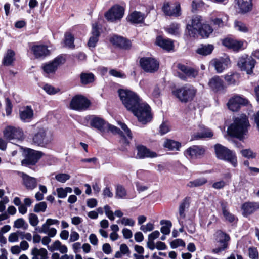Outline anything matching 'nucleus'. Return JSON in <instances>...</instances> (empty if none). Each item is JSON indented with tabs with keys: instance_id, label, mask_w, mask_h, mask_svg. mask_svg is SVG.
<instances>
[{
	"instance_id": "obj_43",
	"label": "nucleus",
	"mask_w": 259,
	"mask_h": 259,
	"mask_svg": "<svg viewBox=\"0 0 259 259\" xmlns=\"http://www.w3.org/2000/svg\"><path fill=\"white\" fill-rule=\"evenodd\" d=\"M126 191L125 189L120 185H118L116 187L115 197L118 199L125 198L126 196Z\"/></svg>"
},
{
	"instance_id": "obj_45",
	"label": "nucleus",
	"mask_w": 259,
	"mask_h": 259,
	"mask_svg": "<svg viewBox=\"0 0 259 259\" xmlns=\"http://www.w3.org/2000/svg\"><path fill=\"white\" fill-rule=\"evenodd\" d=\"M234 28L236 30L243 33H246L248 31V28L246 25L238 20H236L234 22Z\"/></svg>"
},
{
	"instance_id": "obj_58",
	"label": "nucleus",
	"mask_w": 259,
	"mask_h": 259,
	"mask_svg": "<svg viewBox=\"0 0 259 259\" xmlns=\"http://www.w3.org/2000/svg\"><path fill=\"white\" fill-rule=\"evenodd\" d=\"M49 225L47 223V222L46 221L45 223H44L41 227H35V230L37 231L38 232L40 233H45L47 234L48 230H49Z\"/></svg>"
},
{
	"instance_id": "obj_27",
	"label": "nucleus",
	"mask_w": 259,
	"mask_h": 259,
	"mask_svg": "<svg viewBox=\"0 0 259 259\" xmlns=\"http://www.w3.org/2000/svg\"><path fill=\"white\" fill-rule=\"evenodd\" d=\"M200 131L194 134L192 136V139L198 140L201 138H211L213 136V133L209 128L204 126H200Z\"/></svg>"
},
{
	"instance_id": "obj_46",
	"label": "nucleus",
	"mask_w": 259,
	"mask_h": 259,
	"mask_svg": "<svg viewBox=\"0 0 259 259\" xmlns=\"http://www.w3.org/2000/svg\"><path fill=\"white\" fill-rule=\"evenodd\" d=\"M28 227V224L26 223L25 220L22 218L17 219L14 223V227L16 228H22L24 230L27 229Z\"/></svg>"
},
{
	"instance_id": "obj_37",
	"label": "nucleus",
	"mask_w": 259,
	"mask_h": 259,
	"mask_svg": "<svg viewBox=\"0 0 259 259\" xmlns=\"http://www.w3.org/2000/svg\"><path fill=\"white\" fill-rule=\"evenodd\" d=\"M213 32V29L208 24H203L199 29V34L203 38H207Z\"/></svg>"
},
{
	"instance_id": "obj_6",
	"label": "nucleus",
	"mask_w": 259,
	"mask_h": 259,
	"mask_svg": "<svg viewBox=\"0 0 259 259\" xmlns=\"http://www.w3.org/2000/svg\"><path fill=\"white\" fill-rule=\"evenodd\" d=\"M23 154L25 158L21 161V165L27 167L35 165L44 154L41 151L26 148L24 150Z\"/></svg>"
},
{
	"instance_id": "obj_44",
	"label": "nucleus",
	"mask_w": 259,
	"mask_h": 259,
	"mask_svg": "<svg viewBox=\"0 0 259 259\" xmlns=\"http://www.w3.org/2000/svg\"><path fill=\"white\" fill-rule=\"evenodd\" d=\"M202 22L203 19L202 17L199 15H195L192 18L191 25L199 29L203 25Z\"/></svg>"
},
{
	"instance_id": "obj_54",
	"label": "nucleus",
	"mask_w": 259,
	"mask_h": 259,
	"mask_svg": "<svg viewBox=\"0 0 259 259\" xmlns=\"http://www.w3.org/2000/svg\"><path fill=\"white\" fill-rule=\"evenodd\" d=\"M29 222L31 226L36 227L39 223V220L37 215L34 213L29 214Z\"/></svg>"
},
{
	"instance_id": "obj_9",
	"label": "nucleus",
	"mask_w": 259,
	"mask_h": 259,
	"mask_svg": "<svg viewBox=\"0 0 259 259\" xmlns=\"http://www.w3.org/2000/svg\"><path fill=\"white\" fill-rule=\"evenodd\" d=\"M255 63V60L252 57L244 55L239 58L237 64L241 70L245 71L247 74H250L253 72Z\"/></svg>"
},
{
	"instance_id": "obj_51",
	"label": "nucleus",
	"mask_w": 259,
	"mask_h": 259,
	"mask_svg": "<svg viewBox=\"0 0 259 259\" xmlns=\"http://www.w3.org/2000/svg\"><path fill=\"white\" fill-rule=\"evenodd\" d=\"M240 152L243 156L247 158H253L256 156L255 153L250 149L242 150Z\"/></svg>"
},
{
	"instance_id": "obj_17",
	"label": "nucleus",
	"mask_w": 259,
	"mask_h": 259,
	"mask_svg": "<svg viewBox=\"0 0 259 259\" xmlns=\"http://www.w3.org/2000/svg\"><path fill=\"white\" fill-rule=\"evenodd\" d=\"M205 148L202 146L193 145L185 151V154L192 158H196L204 155Z\"/></svg>"
},
{
	"instance_id": "obj_60",
	"label": "nucleus",
	"mask_w": 259,
	"mask_h": 259,
	"mask_svg": "<svg viewBox=\"0 0 259 259\" xmlns=\"http://www.w3.org/2000/svg\"><path fill=\"white\" fill-rule=\"evenodd\" d=\"M12 104L9 98L6 99V112L7 115L9 116L11 114L12 110Z\"/></svg>"
},
{
	"instance_id": "obj_19",
	"label": "nucleus",
	"mask_w": 259,
	"mask_h": 259,
	"mask_svg": "<svg viewBox=\"0 0 259 259\" xmlns=\"http://www.w3.org/2000/svg\"><path fill=\"white\" fill-rule=\"evenodd\" d=\"M229 62V59L226 57L214 59L211 61V64L218 73H221L227 67Z\"/></svg>"
},
{
	"instance_id": "obj_4",
	"label": "nucleus",
	"mask_w": 259,
	"mask_h": 259,
	"mask_svg": "<svg viewBox=\"0 0 259 259\" xmlns=\"http://www.w3.org/2000/svg\"><path fill=\"white\" fill-rule=\"evenodd\" d=\"M214 147L218 158L230 162L234 167L237 166V160L235 153L220 144H215Z\"/></svg>"
},
{
	"instance_id": "obj_2",
	"label": "nucleus",
	"mask_w": 259,
	"mask_h": 259,
	"mask_svg": "<svg viewBox=\"0 0 259 259\" xmlns=\"http://www.w3.org/2000/svg\"><path fill=\"white\" fill-rule=\"evenodd\" d=\"M249 121L245 115H241L235 118L233 123L228 128L227 132L231 136L242 140L248 132Z\"/></svg>"
},
{
	"instance_id": "obj_25",
	"label": "nucleus",
	"mask_w": 259,
	"mask_h": 259,
	"mask_svg": "<svg viewBox=\"0 0 259 259\" xmlns=\"http://www.w3.org/2000/svg\"><path fill=\"white\" fill-rule=\"evenodd\" d=\"M223 44L225 46L233 49L234 51H238L243 48V42L233 39L226 38L223 40Z\"/></svg>"
},
{
	"instance_id": "obj_30",
	"label": "nucleus",
	"mask_w": 259,
	"mask_h": 259,
	"mask_svg": "<svg viewBox=\"0 0 259 259\" xmlns=\"http://www.w3.org/2000/svg\"><path fill=\"white\" fill-rule=\"evenodd\" d=\"M92 36L90 38L88 45L90 48H94L98 41V37L100 35V33L98 29V26L96 23L93 24L92 25Z\"/></svg>"
},
{
	"instance_id": "obj_7",
	"label": "nucleus",
	"mask_w": 259,
	"mask_h": 259,
	"mask_svg": "<svg viewBox=\"0 0 259 259\" xmlns=\"http://www.w3.org/2000/svg\"><path fill=\"white\" fill-rule=\"evenodd\" d=\"M90 105V102L82 95H77L73 97L70 103L71 109L82 111L87 109Z\"/></svg>"
},
{
	"instance_id": "obj_18",
	"label": "nucleus",
	"mask_w": 259,
	"mask_h": 259,
	"mask_svg": "<svg viewBox=\"0 0 259 259\" xmlns=\"http://www.w3.org/2000/svg\"><path fill=\"white\" fill-rule=\"evenodd\" d=\"M18 174L22 178L23 184L28 190H33L37 187V182L36 179L23 172H18Z\"/></svg>"
},
{
	"instance_id": "obj_56",
	"label": "nucleus",
	"mask_w": 259,
	"mask_h": 259,
	"mask_svg": "<svg viewBox=\"0 0 259 259\" xmlns=\"http://www.w3.org/2000/svg\"><path fill=\"white\" fill-rule=\"evenodd\" d=\"M170 131V127L168 124L166 122H162L159 126V132L161 135H163L168 133Z\"/></svg>"
},
{
	"instance_id": "obj_26",
	"label": "nucleus",
	"mask_w": 259,
	"mask_h": 259,
	"mask_svg": "<svg viewBox=\"0 0 259 259\" xmlns=\"http://www.w3.org/2000/svg\"><path fill=\"white\" fill-rule=\"evenodd\" d=\"M31 255L32 256V259H47L48 251L44 248H38L34 247L31 250Z\"/></svg>"
},
{
	"instance_id": "obj_34",
	"label": "nucleus",
	"mask_w": 259,
	"mask_h": 259,
	"mask_svg": "<svg viewBox=\"0 0 259 259\" xmlns=\"http://www.w3.org/2000/svg\"><path fill=\"white\" fill-rule=\"evenodd\" d=\"M240 11L242 13L248 12L251 8V0H236Z\"/></svg>"
},
{
	"instance_id": "obj_49",
	"label": "nucleus",
	"mask_w": 259,
	"mask_h": 259,
	"mask_svg": "<svg viewBox=\"0 0 259 259\" xmlns=\"http://www.w3.org/2000/svg\"><path fill=\"white\" fill-rule=\"evenodd\" d=\"M199 33V29L195 27H193L191 24H188L187 26L186 33L191 37H195L197 33Z\"/></svg>"
},
{
	"instance_id": "obj_5",
	"label": "nucleus",
	"mask_w": 259,
	"mask_h": 259,
	"mask_svg": "<svg viewBox=\"0 0 259 259\" xmlns=\"http://www.w3.org/2000/svg\"><path fill=\"white\" fill-rule=\"evenodd\" d=\"M53 140V133L47 128H40L34 135L33 142L39 146L46 147Z\"/></svg>"
},
{
	"instance_id": "obj_20",
	"label": "nucleus",
	"mask_w": 259,
	"mask_h": 259,
	"mask_svg": "<svg viewBox=\"0 0 259 259\" xmlns=\"http://www.w3.org/2000/svg\"><path fill=\"white\" fill-rule=\"evenodd\" d=\"M243 215L247 217L254 212L259 210V202H247L243 203L241 206Z\"/></svg>"
},
{
	"instance_id": "obj_31",
	"label": "nucleus",
	"mask_w": 259,
	"mask_h": 259,
	"mask_svg": "<svg viewBox=\"0 0 259 259\" xmlns=\"http://www.w3.org/2000/svg\"><path fill=\"white\" fill-rule=\"evenodd\" d=\"M156 44L164 50L170 51L173 49L174 45L171 40L169 39H164L161 36H158L156 38Z\"/></svg>"
},
{
	"instance_id": "obj_8",
	"label": "nucleus",
	"mask_w": 259,
	"mask_h": 259,
	"mask_svg": "<svg viewBox=\"0 0 259 259\" xmlns=\"http://www.w3.org/2000/svg\"><path fill=\"white\" fill-rule=\"evenodd\" d=\"M215 236L216 241L220 244V246L213 249L212 252L214 253H218L227 248L228 242L230 238L229 235L220 230L216 231Z\"/></svg>"
},
{
	"instance_id": "obj_61",
	"label": "nucleus",
	"mask_w": 259,
	"mask_h": 259,
	"mask_svg": "<svg viewBox=\"0 0 259 259\" xmlns=\"http://www.w3.org/2000/svg\"><path fill=\"white\" fill-rule=\"evenodd\" d=\"M154 229V224L151 223H148L146 225H142L140 227V230L144 232L151 231Z\"/></svg>"
},
{
	"instance_id": "obj_21",
	"label": "nucleus",
	"mask_w": 259,
	"mask_h": 259,
	"mask_svg": "<svg viewBox=\"0 0 259 259\" xmlns=\"http://www.w3.org/2000/svg\"><path fill=\"white\" fill-rule=\"evenodd\" d=\"M163 12L166 15L179 16L181 14L180 5L177 4L176 6L170 7L168 3H165L162 7Z\"/></svg>"
},
{
	"instance_id": "obj_14",
	"label": "nucleus",
	"mask_w": 259,
	"mask_h": 259,
	"mask_svg": "<svg viewBox=\"0 0 259 259\" xmlns=\"http://www.w3.org/2000/svg\"><path fill=\"white\" fill-rule=\"evenodd\" d=\"M4 137L9 140H21L23 138V133L19 128L8 126L4 131Z\"/></svg>"
},
{
	"instance_id": "obj_39",
	"label": "nucleus",
	"mask_w": 259,
	"mask_h": 259,
	"mask_svg": "<svg viewBox=\"0 0 259 259\" xmlns=\"http://www.w3.org/2000/svg\"><path fill=\"white\" fill-rule=\"evenodd\" d=\"M239 75L236 73H230L225 75L224 79L229 85L235 84L239 79Z\"/></svg>"
},
{
	"instance_id": "obj_16",
	"label": "nucleus",
	"mask_w": 259,
	"mask_h": 259,
	"mask_svg": "<svg viewBox=\"0 0 259 259\" xmlns=\"http://www.w3.org/2000/svg\"><path fill=\"white\" fill-rule=\"evenodd\" d=\"M208 85L211 90L216 93L222 92L226 88L223 80L218 76L212 77L208 82Z\"/></svg>"
},
{
	"instance_id": "obj_53",
	"label": "nucleus",
	"mask_w": 259,
	"mask_h": 259,
	"mask_svg": "<svg viewBox=\"0 0 259 259\" xmlns=\"http://www.w3.org/2000/svg\"><path fill=\"white\" fill-rule=\"evenodd\" d=\"M70 176L66 174H59L56 175L55 179L60 183H65L67 180H69Z\"/></svg>"
},
{
	"instance_id": "obj_50",
	"label": "nucleus",
	"mask_w": 259,
	"mask_h": 259,
	"mask_svg": "<svg viewBox=\"0 0 259 259\" xmlns=\"http://www.w3.org/2000/svg\"><path fill=\"white\" fill-rule=\"evenodd\" d=\"M47 208V204L45 202H41L36 204L34 208L35 212H44Z\"/></svg>"
},
{
	"instance_id": "obj_24",
	"label": "nucleus",
	"mask_w": 259,
	"mask_h": 259,
	"mask_svg": "<svg viewBox=\"0 0 259 259\" xmlns=\"http://www.w3.org/2000/svg\"><path fill=\"white\" fill-rule=\"evenodd\" d=\"M31 50L36 58L45 57L50 54L49 50L45 45H36L32 47Z\"/></svg>"
},
{
	"instance_id": "obj_22",
	"label": "nucleus",
	"mask_w": 259,
	"mask_h": 259,
	"mask_svg": "<svg viewBox=\"0 0 259 259\" xmlns=\"http://www.w3.org/2000/svg\"><path fill=\"white\" fill-rule=\"evenodd\" d=\"M110 41L113 45L124 49L130 48L131 46V42L129 40L117 35L112 36L110 39Z\"/></svg>"
},
{
	"instance_id": "obj_41",
	"label": "nucleus",
	"mask_w": 259,
	"mask_h": 259,
	"mask_svg": "<svg viewBox=\"0 0 259 259\" xmlns=\"http://www.w3.org/2000/svg\"><path fill=\"white\" fill-rule=\"evenodd\" d=\"M161 225L160 231L164 235H168L170 232V228L172 226V224L170 221L168 220H161L160 222Z\"/></svg>"
},
{
	"instance_id": "obj_36",
	"label": "nucleus",
	"mask_w": 259,
	"mask_h": 259,
	"mask_svg": "<svg viewBox=\"0 0 259 259\" xmlns=\"http://www.w3.org/2000/svg\"><path fill=\"white\" fill-rule=\"evenodd\" d=\"M14 56L15 52L12 50H8L3 59V64L6 66L11 65L15 60Z\"/></svg>"
},
{
	"instance_id": "obj_63",
	"label": "nucleus",
	"mask_w": 259,
	"mask_h": 259,
	"mask_svg": "<svg viewBox=\"0 0 259 259\" xmlns=\"http://www.w3.org/2000/svg\"><path fill=\"white\" fill-rule=\"evenodd\" d=\"M122 224L125 226H133L135 224V221L132 219L127 218H122L120 221Z\"/></svg>"
},
{
	"instance_id": "obj_1",
	"label": "nucleus",
	"mask_w": 259,
	"mask_h": 259,
	"mask_svg": "<svg viewBox=\"0 0 259 259\" xmlns=\"http://www.w3.org/2000/svg\"><path fill=\"white\" fill-rule=\"evenodd\" d=\"M118 94L124 106L132 111L140 122L146 124L152 120L150 107L142 102L136 93L127 89H119Z\"/></svg>"
},
{
	"instance_id": "obj_52",
	"label": "nucleus",
	"mask_w": 259,
	"mask_h": 259,
	"mask_svg": "<svg viewBox=\"0 0 259 259\" xmlns=\"http://www.w3.org/2000/svg\"><path fill=\"white\" fill-rule=\"evenodd\" d=\"M43 89L48 94L50 95H53L57 93H58L59 91V90L58 89H56L53 86L46 84H45L44 87Z\"/></svg>"
},
{
	"instance_id": "obj_47",
	"label": "nucleus",
	"mask_w": 259,
	"mask_h": 259,
	"mask_svg": "<svg viewBox=\"0 0 259 259\" xmlns=\"http://www.w3.org/2000/svg\"><path fill=\"white\" fill-rule=\"evenodd\" d=\"M179 27L180 25L178 24L173 23L169 25L166 31L171 34L177 35L179 33Z\"/></svg>"
},
{
	"instance_id": "obj_38",
	"label": "nucleus",
	"mask_w": 259,
	"mask_h": 259,
	"mask_svg": "<svg viewBox=\"0 0 259 259\" xmlns=\"http://www.w3.org/2000/svg\"><path fill=\"white\" fill-rule=\"evenodd\" d=\"M213 49V46L211 45H202L197 49L196 52L200 55L206 56L210 54Z\"/></svg>"
},
{
	"instance_id": "obj_15",
	"label": "nucleus",
	"mask_w": 259,
	"mask_h": 259,
	"mask_svg": "<svg viewBox=\"0 0 259 259\" xmlns=\"http://www.w3.org/2000/svg\"><path fill=\"white\" fill-rule=\"evenodd\" d=\"M90 126L98 130L103 135L107 132L108 123L98 116H93L90 121Z\"/></svg>"
},
{
	"instance_id": "obj_32",
	"label": "nucleus",
	"mask_w": 259,
	"mask_h": 259,
	"mask_svg": "<svg viewBox=\"0 0 259 259\" xmlns=\"http://www.w3.org/2000/svg\"><path fill=\"white\" fill-rule=\"evenodd\" d=\"M190 200V197H186L183 200L182 202L180 204L179 208V217H178L179 222H180V220L183 219L185 218V209L189 207Z\"/></svg>"
},
{
	"instance_id": "obj_35",
	"label": "nucleus",
	"mask_w": 259,
	"mask_h": 259,
	"mask_svg": "<svg viewBox=\"0 0 259 259\" xmlns=\"http://www.w3.org/2000/svg\"><path fill=\"white\" fill-rule=\"evenodd\" d=\"M80 78L81 83L84 85L91 83L95 80V76L92 73L82 72L80 75Z\"/></svg>"
},
{
	"instance_id": "obj_62",
	"label": "nucleus",
	"mask_w": 259,
	"mask_h": 259,
	"mask_svg": "<svg viewBox=\"0 0 259 259\" xmlns=\"http://www.w3.org/2000/svg\"><path fill=\"white\" fill-rule=\"evenodd\" d=\"M61 245V243L59 240H56L50 247L48 246V248L51 251L58 250Z\"/></svg>"
},
{
	"instance_id": "obj_28",
	"label": "nucleus",
	"mask_w": 259,
	"mask_h": 259,
	"mask_svg": "<svg viewBox=\"0 0 259 259\" xmlns=\"http://www.w3.org/2000/svg\"><path fill=\"white\" fill-rule=\"evenodd\" d=\"M144 18V14L135 11L128 16L127 19L132 24H139L143 22Z\"/></svg>"
},
{
	"instance_id": "obj_3",
	"label": "nucleus",
	"mask_w": 259,
	"mask_h": 259,
	"mask_svg": "<svg viewBox=\"0 0 259 259\" xmlns=\"http://www.w3.org/2000/svg\"><path fill=\"white\" fill-rule=\"evenodd\" d=\"M196 93V89L190 84H186L173 91V94L183 103H187L193 100Z\"/></svg>"
},
{
	"instance_id": "obj_29",
	"label": "nucleus",
	"mask_w": 259,
	"mask_h": 259,
	"mask_svg": "<svg viewBox=\"0 0 259 259\" xmlns=\"http://www.w3.org/2000/svg\"><path fill=\"white\" fill-rule=\"evenodd\" d=\"M137 150V156L140 158H143L145 157L152 158L157 156V154L155 152L150 151L144 146H138Z\"/></svg>"
},
{
	"instance_id": "obj_59",
	"label": "nucleus",
	"mask_w": 259,
	"mask_h": 259,
	"mask_svg": "<svg viewBox=\"0 0 259 259\" xmlns=\"http://www.w3.org/2000/svg\"><path fill=\"white\" fill-rule=\"evenodd\" d=\"M109 73L110 75L116 77L125 78V75L124 73H122L116 69H111Z\"/></svg>"
},
{
	"instance_id": "obj_10",
	"label": "nucleus",
	"mask_w": 259,
	"mask_h": 259,
	"mask_svg": "<svg viewBox=\"0 0 259 259\" xmlns=\"http://www.w3.org/2000/svg\"><path fill=\"white\" fill-rule=\"evenodd\" d=\"M65 62V59L62 56H58L42 66L44 71L47 74L54 73L58 67L63 64Z\"/></svg>"
},
{
	"instance_id": "obj_12",
	"label": "nucleus",
	"mask_w": 259,
	"mask_h": 259,
	"mask_svg": "<svg viewBox=\"0 0 259 259\" xmlns=\"http://www.w3.org/2000/svg\"><path fill=\"white\" fill-rule=\"evenodd\" d=\"M124 8L118 5L113 6L108 12L105 14V18L111 22L120 20L123 16Z\"/></svg>"
},
{
	"instance_id": "obj_11",
	"label": "nucleus",
	"mask_w": 259,
	"mask_h": 259,
	"mask_svg": "<svg viewBox=\"0 0 259 259\" xmlns=\"http://www.w3.org/2000/svg\"><path fill=\"white\" fill-rule=\"evenodd\" d=\"M140 63L142 68L147 72L153 73L159 68V63L152 58H142Z\"/></svg>"
},
{
	"instance_id": "obj_57",
	"label": "nucleus",
	"mask_w": 259,
	"mask_h": 259,
	"mask_svg": "<svg viewBox=\"0 0 259 259\" xmlns=\"http://www.w3.org/2000/svg\"><path fill=\"white\" fill-rule=\"evenodd\" d=\"M249 256L251 259H259L258 252L255 247H250L248 249Z\"/></svg>"
},
{
	"instance_id": "obj_64",
	"label": "nucleus",
	"mask_w": 259,
	"mask_h": 259,
	"mask_svg": "<svg viewBox=\"0 0 259 259\" xmlns=\"http://www.w3.org/2000/svg\"><path fill=\"white\" fill-rule=\"evenodd\" d=\"M211 22H212L213 24L214 25H216L218 26V27H222L224 26V23L221 18H211Z\"/></svg>"
},
{
	"instance_id": "obj_40",
	"label": "nucleus",
	"mask_w": 259,
	"mask_h": 259,
	"mask_svg": "<svg viewBox=\"0 0 259 259\" xmlns=\"http://www.w3.org/2000/svg\"><path fill=\"white\" fill-rule=\"evenodd\" d=\"M207 182V180L205 178H200L198 179H196L193 181H190L187 184V186L193 188V187H200Z\"/></svg>"
},
{
	"instance_id": "obj_23",
	"label": "nucleus",
	"mask_w": 259,
	"mask_h": 259,
	"mask_svg": "<svg viewBox=\"0 0 259 259\" xmlns=\"http://www.w3.org/2000/svg\"><path fill=\"white\" fill-rule=\"evenodd\" d=\"M19 116L24 122L31 121L33 117V110L30 106H27L19 110Z\"/></svg>"
},
{
	"instance_id": "obj_42",
	"label": "nucleus",
	"mask_w": 259,
	"mask_h": 259,
	"mask_svg": "<svg viewBox=\"0 0 259 259\" xmlns=\"http://www.w3.org/2000/svg\"><path fill=\"white\" fill-rule=\"evenodd\" d=\"M164 147L169 149V150H179L181 146V144L177 141L167 139L164 143Z\"/></svg>"
},
{
	"instance_id": "obj_55",
	"label": "nucleus",
	"mask_w": 259,
	"mask_h": 259,
	"mask_svg": "<svg viewBox=\"0 0 259 259\" xmlns=\"http://www.w3.org/2000/svg\"><path fill=\"white\" fill-rule=\"evenodd\" d=\"M170 245L172 248H176L179 246L184 247L185 246V243L183 240L177 239L171 242Z\"/></svg>"
},
{
	"instance_id": "obj_33",
	"label": "nucleus",
	"mask_w": 259,
	"mask_h": 259,
	"mask_svg": "<svg viewBox=\"0 0 259 259\" xmlns=\"http://www.w3.org/2000/svg\"><path fill=\"white\" fill-rule=\"evenodd\" d=\"M220 203L222 213L226 220L230 223L233 222L235 220V217L228 211L227 203L224 202H221Z\"/></svg>"
},
{
	"instance_id": "obj_13",
	"label": "nucleus",
	"mask_w": 259,
	"mask_h": 259,
	"mask_svg": "<svg viewBox=\"0 0 259 259\" xmlns=\"http://www.w3.org/2000/svg\"><path fill=\"white\" fill-rule=\"evenodd\" d=\"M248 103V100L240 96H235L231 98L227 103L228 108L233 111H237L242 105H246Z\"/></svg>"
},
{
	"instance_id": "obj_48",
	"label": "nucleus",
	"mask_w": 259,
	"mask_h": 259,
	"mask_svg": "<svg viewBox=\"0 0 259 259\" xmlns=\"http://www.w3.org/2000/svg\"><path fill=\"white\" fill-rule=\"evenodd\" d=\"M65 44L66 46L70 48H73L74 47V37L71 34H66L65 37Z\"/></svg>"
}]
</instances>
